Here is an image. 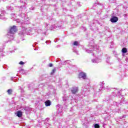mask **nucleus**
I'll list each match as a JSON object with an SVG mask.
<instances>
[{"mask_svg":"<svg viewBox=\"0 0 128 128\" xmlns=\"http://www.w3.org/2000/svg\"><path fill=\"white\" fill-rule=\"evenodd\" d=\"M94 128H100V125H98V124H94Z\"/></svg>","mask_w":128,"mask_h":128,"instance_id":"nucleus-9","label":"nucleus"},{"mask_svg":"<svg viewBox=\"0 0 128 128\" xmlns=\"http://www.w3.org/2000/svg\"><path fill=\"white\" fill-rule=\"evenodd\" d=\"M19 64H24V62L22 61H20L19 62Z\"/></svg>","mask_w":128,"mask_h":128,"instance_id":"nucleus-12","label":"nucleus"},{"mask_svg":"<svg viewBox=\"0 0 128 128\" xmlns=\"http://www.w3.org/2000/svg\"><path fill=\"white\" fill-rule=\"evenodd\" d=\"M54 72H56V68H54L52 70V72H51L52 74H54Z\"/></svg>","mask_w":128,"mask_h":128,"instance_id":"nucleus-11","label":"nucleus"},{"mask_svg":"<svg viewBox=\"0 0 128 128\" xmlns=\"http://www.w3.org/2000/svg\"><path fill=\"white\" fill-rule=\"evenodd\" d=\"M79 78H84V80H86V74L84 72H81L79 73Z\"/></svg>","mask_w":128,"mask_h":128,"instance_id":"nucleus-3","label":"nucleus"},{"mask_svg":"<svg viewBox=\"0 0 128 128\" xmlns=\"http://www.w3.org/2000/svg\"><path fill=\"white\" fill-rule=\"evenodd\" d=\"M16 116L18 118H22V112L20 110H18L17 112Z\"/></svg>","mask_w":128,"mask_h":128,"instance_id":"nucleus-5","label":"nucleus"},{"mask_svg":"<svg viewBox=\"0 0 128 128\" xmlns=\"http://www.w3.org/2000/svg\"><path fill=\"white\" fill-rule=\"evenodd\" d=\"M78 41H75L74 42V46H78Z\"/></svg>","mask_w":128,"mask_h":128,"instance_id":"nucleus-10","label":"nucleus"},{"mask_svg":"<svg viewBox=\"0 0 128 128\" xmlns=\"http://www.w3.org/2000/svg\"><path fill=\"white\" fill-rule=\"evenodd\" d=\"M118 20V18L114 16H113L110 20V22L113 23L117 22Z\"/></svg>","mask_w":128,"mask_h":128,"instance_id":"nucleus-2","label":"nucleus"},{"mask_svg":"<svg viewBox=\"0 0 128 128\" xmlns=\"http://www.w3.org/2000/svg\"><path fill=\"white\" fill-rule=\"evenodd\" d=\"M122 52H123V54H126V52H128V49L126 48H123L122 49Z\"/></svg>","mask_w":128,"mask_h":128,"instance_id":"nucleus-7","label":"nucleus"},{"mask_svg":"<svg viewBox=\"0 0 128 128\" xmlns=\"http://www.w3.org/2000/svg\"><path fill=\"white\" fill-rule=\"evenodd\" d=\"M10 34H16L18 32V28H16V26H11L10 30Z\"/></svg>","mask_w":128,"mask_h":128,"instance_id":"nucleus-1","label":"nucleus"},{"mask_svg":"<svg viewBox=\"0 0 128 128\" xmlns=\"http://www.w3.org/2000/svg\"><path fill=\"white\" fill-rule=\"evenodd\" d=\"M46 106H50L51 104L50 100H48L44 102Z\"/></svg>","mask_w":128,"mask_h":128,"instance_id":"nucleus-6","label":"nucleus"},{"mask_svg":"<svg viewBox=\"0 0 128 128\" xmlns=\"http://www.w3.org/2000/svg\"><path fill=\"white\" fill-rule=\"evenodd\" d=\"M49 66H50V68L52 67V64L51 63L50 64H49Z\"/></svg>","mask_w":128,"mask_h":128,"instance_id":"nucleus-13","label":"nucleus"},{"mask_svg":"<svg viewBox=\"0 0 128 128\" xmlns=\"http://www.w3.org/2000/svg\"><path fill=\"white\" fill-rule=\"evenodd\" d=\"M72 94H76L78 92V87H73L71 90Z\"/></svg>","mask_w":128,"mask_h":128,"instance_id":"nucleus-4","label":"nucleus"},{"mask_svg":"<svg viewBox=\"0 0 128 128\" xmlns=\"http://www.w3.org/2000/svg\"><path fill=\"white\" fill-rule=\"evenodd\" d=\"M7 92L8 94H12V90L9 89L7 90Z\"/></svg>","mask_w":128,"mask_h":128,"instance_id":"nucleus-8","label":"nucleus"}]
</instances>
